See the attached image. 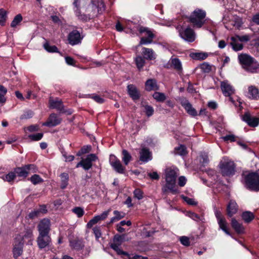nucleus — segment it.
Listing matches in <instances>:
<instances>
[{
	"mask_svg": "<svg viewBox=\"0 0 259 259\" xmlns=\"http://www.w3.org/2000/svg\"><path fill=\"white\" fill-rule=\"evenodd\" d=\"M166 184L162 188V192L166 194L168 190L173 194H176L178 191L175 188L176 178L179 175L177 168H167L165 171Z\"/></svg>",
	"mask_w": 259,
	"mask_h": 259,
	"instance_id": "nucleus-1",
	"label": "nucleus"
},
{
	"mask_svg": "<svg viewBox=\"0 0 259 259\" xmlns=\"http://www.w3.org/2000/svg\"><path fill=\"white\" fill-rule=\"evenodd\" d=\"M90 4L89 6L93 10H95L97 8L96 5L93 3V0H74L73 3L74 6V11L76 16L78 19L83 20L87 21L90 19V17L86 15L81 14L80 9L81 7L85 6L88 3Z\"/></svg>",
	"mask_w": 259,
	"mask_h": 259,
	"instance_id": "nucleus-2",
	"label": "nucleus"
},
{
	"mask_svg": "<svg viewBox=\"0 0 259 259\" xmlns=\"http://www.w3.org/2000/svg\"><path fill=\"white\" fill-rule=\"evenodd\" d=\"M206 13L201 9H196L190 17V22L192 23L194 27L200 28L205 22L204 18Z\"/></svg>",
	"mask_w": 259,
	"mask_h": 259,
	"instance_id": "nucleus-3",
	"label": "nucleus"
},
{
	"mask_svg": "<svg viewBox=\"0 0 259 259\" xmlns=\"http://www.w3.org/2000/svg\"><path fill=\"white\" fill-rule=\"evenodd\" d=\"M244 176L245 186L251 190H259V175L255 172H251Z\"/></svg>",
	"mask_w": 259,
	"mask_h": 259,
	"instance_id": "nucleus-4",
	"label": "nucleus"
},
{
	"mask_svg": "<svg viewBox=\"0 0 259 259\" xmlns=\"http://www.w3.org/2000/svg\"><path fill=\"white\" fill-rule=\"evenodd\" d=\"M220 165L223 176H231L235 174V165L233 161L227 158H224Z\"/></svg>",
	"mask_w": 259,
	"mask_h": 259,
	"instance_id": "nucleus-5",
	"label": "nucleus"
},
{
	"mask_svg": "<svg viewBox=\"0 0 259 259\" xmlns=\"http://www.w3.org/2000/svg\"><path fill=\"white\" fill-rule=\"evenodd\" d=\"M221 89L223 95L225 96L229 97V101L235 106H237V103H236L231 97L232 95L234 94L235 89L228 80H224L221 82Z\"/></svg>",
	"mask_w": 259,
	"mask_h": 259,
	"instance_id": "nucleus-6",
	"label": "nucleus"
},
{
	"mask_svg": "<svg viewBox=\"0 0 259 259\" xmlns=\"http://www.w3.org/2000/svg\"><path fill=\"white\" fill-rule=\"evenodd\" d=\"M180 37L188 42H193L195 38V33L193 30L190 28H184L180 25L177 27Z\"/></svg>",
	"mask_w": 259,
	"mask_h": 259,
	"instance_id": "nucleus-7",
	"label": "nucleus"
},
{
	"mask_svg": "<svg viewBox=\"0 0 259 259\" xmlns=\"http://www.w3.org/2000/svg\"><path fill=\"white\" fill-rule=\"evenodd\" d=\"M139 31L140 33H144L145 36L142 37L140 41V45L150 44L155 37L154 34L148 28L140 27Z\"/></svg>",
	"mask_w": 259,
	"mask_h": 259,
	"instance_id": "nucleus-8",
	"label": "nucleus"
},
{
	"mask_svg": "<svg viewBox=\"0 0 259 259\" xmlns=\"http://www.w3.org/2000/svg\"><path fill=\"white\" fill-rule=\"evenodd\" d=\"M97 159L98 157L95 154H90L85 158L82 159L79 162L76 164V167L81 166L84 170H88L92 167V162Z\"/></svg>",
	"mask_w": 259,
	"mask_h": 259,
	"instance_id": "nucleus-9",
	"label": "nucleus"
},
{
	"mask_svg": "<svg viewBox=\"0 0 259 259\" xmlns=\"http://www.w3.org/2000/svg\"><path fill=\"white\" fill-rule=\"evenodd\" d=\"M23 237L21 236H16L15 238L14 248H13V255L15 258L20 256L23 252V242L20 241L23 240Z\"/></svg>",
	"mask_w": 259,
	"mask_h": 259,
	"instance_id": "nucleus-10",
	"label": "nucleus"
},
{
	"mask_svg": "<svg viewBox=\"0 0 259 259\" xmlns=\"http://www.w3.org/2000/svg\"><path fill=\"white\" fill-rule=\"evenodd\" d=\"M215 216L217 219L220 228L226 234L230 235L227 229V223L226 220L222 217L221 211L215 209L214 211Z\"/></svg>",
	"mask_w": 259,
	"mask_h": 259,
	"instance_id": "nucleus-11",
	"label": "nucleus"
},
{
	"mask_svg": "<svg viewBox=\"0 0 259 259\" xmlns=\"http://www.w3.org/2000/svg\"><path fill=\"white\" fill-rule=\"evenodd\" d=\"M51 242V239L49 234H39L37 238V243L38 247L42 249L49 246Z\"/></svg>",
	"mask_w": 259,
	"mask_h": 259,
	"instance_id": "nucleus-12",
	"label": "nucleus"
},
{
	"mask_svg": "<svg viewBox=\"0 0 259 259\" xmlns=\"http://www.w3.org/2000/svg\"><path fill=\"white\" fill-rule=\"evenodd\" d=\"M110 209H108L106 211L103 212L99 215H95L92 219H91L87 224V226L88 228H91L93 225L98 223L101 221L105 220L108 216Z\"/></svg>",
	"mask_w": 259,
	"mask_h": 259,
	"instance_id": "nucleus-13",
	"label": "nucleus"
},
{
	"mask_svg": "<svg viewBox=\"0 0 259 259\" xmlns=\"http://www.w3.org/2000/svg\"><path fill=\"white\" fill-rule=\"evenodd\" d=\"M51 223L49 219H44L41 220L38 225V231L39 234H49Z\"/></svg>",
	"mask_w": 259,
	"mask_h": 259,
	"instance_id": "nucleus-14",
	"label": "nucleus"
},
{
	"mask_svg": "<svg viewBox=\"0 0 259 259\" xmlns=\"http://www.w3.org/2000/svg\"><path fill=\"white\" fill-rule=\"evenodd\" d=\"M81 39L82 38L80 36L79 32L76 30L71 31L68 36L69 43L72 46L80 43Z\"/></svg>",
	"mask_w": 259,
	"mask_h": 259,
	"instance_id": "nucleus-15",
	"label": "nucleus"
},
{
	"mask_svg": "<svg viewBox=\"0 0 259 259\" xmlns=\"http://www.w3.org/2000/svg\"><path fill=\"white\" fill-rule=\"evenodd\" d=\"M170 67L174 69L180 75L183 73V69L181 61L178 58L171 57L169 60Z\"/></svg>",
	"mask_w": 259,
	"mask_h": 259,
	"instance_id": "nucleus-16",
	"label": "nucleus"
},
{
	"mask_svg": "<svg viewBox=\"0 0 259 259\" xmlns=\"http://www.w3.org/2000/svg\"><path fill=\"white\" fill-rule=\"evenodd\" d=\"M61 118L55 113L51 114L47 121L42 123V125L49 127H53L59 124L61 122Z\"/></svg>",
	"mask_w": 259,
	"mask_h": 259,
	"instance_id": "nucleus-17",
	"label": "nucleus"
},
{
	"mask_svg": "<svg viewBox=\"0 0 259 259\" xmlns=\"http://www.w3.org/2000/svg\"><path fill=\"white\" fill-rule=\"evenodd\" d=\"M245 96L251 100L259 99V91L255 86L250 85L248 87L247 91L245 93Z\"/></svg>",
	"mask_w": 259,
	"mask_h": 259,
	"instance_id": "nucleus-18",
	"label": "nucleus"
},
{
	"mask_svg": "<svg viewBox=\"0 0 259 259\" xmlns=\"http://www.w3.org/2000/svg\"><path fill=\"white\" fill-rule=\"evenodd\" d=\"M242 120L246 122L249 126L255 127L259 123V118L251 116L249 112H246L242 116Z\"/></svg>",
	"mask_w": 259,
	"mask_h": 259,
	"instance_id": "nucleus-19",
	"label": "nucleus"
},
{
	"mask_svg": "<svg viewBox=\"0 0 259 259\" xmlns=\"http://www.w3.org/2000/svg\"><path fill=\"white\" fill-rule=\"evenodd\" d=\"M181 105L187 113L191 116L195 117L198 115L197 111L193 107L192 105L188 100H183L181 102Z\"/></svg>",
	"mask_w": 259,
	"mask_h": 259,
	"instance_id": "nucleus-20",
	"label": "nucleus"
},
{
	"mask_svg": "<svg viewBox=\"0 0 259 259\" xmlns=\"http://www.w3.org/2000/svg\"><path fill=\"white\" fill-rule=\"evenodd\" d=\"M238 59L244 69L246 68L254 60L250 56L243 54L238 56Z\"/></svg>",
	"mask_w": 259,
	"mask_h": 259,
	"instance_id": "nucleus-21",
	"label": "nucleus"
},
{
	"mask_svg": "<svg viewBox=\"0 0 259 259\" xmlns=\"http://www.w3.org/2000/svg\"><path fill=\"white\" fill-rule=\"evenodd\" d=\"M152 154L149 149L142 148L140 152V160L143 162H147L152 159Z\"/></svg>",
	"mask_w": 259,
	"mask_h": 259,
	"instance_id": "nucleus-22",
	"label": "nucleus"
},
{
	"mask_svg": "<svg viewBox=\"0 0 259 259\" xmlns=\"http://www.w3.org/2000/svg\"><path fill=\"white\" fill-rule=\"evenodd\" d=\"M238 210V205L234 200H230L227 205V211L228 215L231 217L235 214Z\"/></svg>",
	"mask_w": 259,
	"mask_h": 259,
	"instance_id": "nucleus-23",
	"label": "nucleus"
},
{
	"mask_svg": "<svg viewBox=\"0 0 259 259\" xmlns=\"http://www.w3.org/2000/svg\"><path fill=\"white\" fill-rule=\"evenodd\" d=\"M49 103L50 105V107L53 109H56L57 110L63 112L64 111V106L63 105V103L61 100H52L50 99L49 101Z\"/></svg>",
	"mask_w": 259,
	"mask_h": 259,
	"instance_id": "nucleus-24",
	"label": "nucleus"
},
{
	"mask_svg": "<svg viewBox=\"0 0 259 259\" xmlns=\"http://www.w3.org/2000/svg\"><path fill=\"white\" fill-rule=\"evenodd\" d=\"M231 40L230 45L232 46L233 50L238 51L242 50L243 46L237 37L236 36L232 37Z\"/></svg>",
	"mask_w": 259,
	"mask_h": 259,
	"instance_id": "nucleus-25",
	"label": "nucleus"
},
{
	"mask_svg": "<svg viewBox=\"0 0 259 259\" xmlns=\"http://www.w3.org/2000/svg\"><path fill=\"white\" fill-rule=\"evenodd\" d=\"M128 93L133 100H137L139 98V93L136 87L133 84H130L127 86Z\"/></svg>",
	"mask_w": 259,
	"mask_h": 259,
	"instance_id": "nucleus-26",
	"label": "nucleus"
},
{
	"mask_svg": "<svg viewBox=\"0 0 259 259\" xmlns=\"http://www.w3.org/2000/svg\"><path fill=\"white\" fill-rule=\"evenodd\" d=\"M17 236H21L23 237V240H21L24 243L25 240H28V244H32V239L33 237L32 231L31 230H26L24 233L18 234Z\"/></svg>",
	"mask_w": 259,
	"mask_h": 259,
	"instance_id": "nucleus-27",
	"label": "nucleus"
},
{
	"mask_svg": "<svg viewBox=\"0 0 259 259\" xmlns=\"http://www.w3.org/2000/svg\"><path fill=\"white\" fill-rule=\"evenodd\" d=\"M142 54L145 56V58L148 60H152L155 59L156 58L155 54L153 50L151 49L143 48Z\"/></svg>",
	"mask_w": 259,
	"mask_h": 259,
	"instance_id": "nucleus-28",
	"label": "nucleus"
},
{
	"mask_svg": "<svg viewBox=\"0 0 259 259\" xmlns=\"http://www.w3.org/2000/svg\"><path fill=\"white\" fill-rule=\"evenodd\" d=\"M244 69L251 73H259V64L256 61L254 60Z\"/></svg>",
	"mask_w": 259,
	"mask_h": 259,
	"instance_id": "nucleus-29",
	"label": "nucleus"
},
{
	"mask_svg": "<svg viewBox=\"0 0 259 259\" xmlns=\"http://www.w3.org/2000/svg\"><path fill=\"white\" fill-rule=\"evenodd\" d=\"M145 89L148 91L157 90L158 89L156 81L155 79H149L145 83Z\"/></svg>",
	"mask_w": 259,
	"mask_h": 259,
	"instance_id": "nucleus-30",
	"label": "nucleus"
},
{
	"mask_svg": "<svg viewBox=\"0 0 259 259\" xmlns=\"http://www.w3.org/2000/svg\"><path fill=\"white\" fill-rule=\"evenodd\" d=\"M16 175L19 177L26 178L28 175V171L26 169V166L16 167L14 169Z\"/></svg>",
	"mask_w": 259,
	"mask_h": 259,
	"instance_id": "nucleus-31",
	"label": "nucleus"
},
{
	"mask_svg": "<svg viewBox=\"0 0 259 259\" xmlns=\"http://www.w3.org/2000/svg\"><path fill=\"white\" fill-rule=\"evenodd\" d=\"M70 246L77 250H81L84 247L83 241L80 240H74L70 242Z\"/></svg>",
	"mask_w": 259,
	"mask_h": 259,
	"instance_id": "nucleus-32",
	"label": "nucleus"
},
{
	"mask_svg": "<svg viewBox=\"0 0 259 259\" xmlns=\"http://www.w3.org/2000/svg\"><path fill=\"white\" fill-rule=\"evenodd\" d=\"M114 217H112L109 223V224H112L114 222L118 221L121 219L123 218L125 216V213L123 212L119 211L118 210H114L113 211Z\"/></svg>",
	"mask_w": 259,
	"mask_h": 259,
	"instance_id": "nucleus-33",
	"label": "nucleus"
},
{
	"mask_svg": "<svg viewBox=\"0 0 259 259\" xmlns=\"http://www.w3.org/2000/svg\"><path fill=\"white\" fill-rule=\"evenodd\" d=\"M232 226L234 230L238 233H242L244 232V228L243 226L239 223L235 219H232Z\"/></svg>",
	"mask_w": 259,
	"mask_h": 259,
	"instance_id": "nucleus-34",
	"label": "nucleus"
},
{
	"mask_svg": "<svg viewBox=\"0 0 259 259\" xmlns=\"http://www.w3.org/2000/svg\"><path fill=\"white\" fill-rule=\"evenodd\" d=\"M190 56L194 60H202L206 59L208 55L205 53H191L190 54Z\"/></svg>",
	"mask_w": 259,
	"mask_h": 259,
	"instance_id": "nucleus-35",
	"label": "nucleus"
},
{
	"mask_svg": "<svg viewBox=\"0 0 259 259\" xmlns=\"http://www.w3.org/2000/svg\"><path fill=\"white\" fill-rule=\"evenodd\" d=\"M135 62L136 64L137 68L139 71H141L145 65V59L142 56H138L135 58Z\"/></svg>",
	"mask_w": 259,
	"mask_h": 259,
	"instance_id": "nucleus-36",
	"label": "nucleus"
},
{
	"mask_svg": "<svg viewBox=\"0 0 259 259\" xmlns=\"http://www.w3.org/2000/svg\"><path fill=\"white\" fill-rule=\"evenodd\" d=\"M61 179V188L64 189L66 188L68 185V181L69 179V176L68 174L64 172L60 175Z\"/></svg>",
	"mask_w": 259,
	"mask_h": 259,
	"instance_id": "nucleus-37",
	"label": "nucleus"
},
{
	"mask_svg": "<svg viewBox=\"0 0 259 259\" xmlns=\"http://www.w3.org/2000/svg\"><path fill=\"white\" fill-rule=\"evenodd\" d=\"M253 214L250 211H245L243 212L242 218L243 220L246 223L250 222L254 219Z\"/></svg>",
	"mask_w": 259,
	"mask_h": 259,
	"instance_id": "nucleus-38",
	"label": "nucleus"
},
{
	"mask_svg": "<svg viewBox=\"0 0 259 259\" xmlns=\"http://www.w3.org/2000/svg\"><path fill=\"white\" fill-rule=\"evenodd\" d=\"M122 154V160L125 165H127L132 159V156L126 150H123Z\"/></svg>",
	"mask_w": 259,
	"mask_h": 259,
	"instance_id": "nucleus-39",
	"label": "nucleus"
},
{
	"mask_svg": "<svg viewBox=\"0 0 259 259\" xmlns=\"http://www.w3.org/2000/svg\"><path fill=\"white\" fill-rule=\"evenodd\" d=\"M44 48L49 53L59 52L58 48L55 46H51L48 42H46L44 45Z\"/></svg>",
	"mask_w": 259,
	"mask_h": 259,
	"instance_id": "nucleus-40",
	"label": "nucleus"
},
{
	"mask_svg": "<svg viewBox=\"0 0 259 259\" xmlns=\"http://www.w3.org/2000/svg\"><path fill=\"white\" fill-rule=\"evenodd\" d=\"M23 18L20 14H17L13 19L11 23V27L15 28L22 21Z\"/></svg>",
	"mask_w": 259,
	"mask_h": 259,
	"instance_id": "nucleus-41",
	"label": "nucleus"
},
{
	"mask_svg": "<svg viewBox=\"0 0 259 259\" xmlns=\"http://www.w3.org/2000/svg\"><path fill=\"white\" fill-rule=\"evenodd\" d=\"M113 169L117 172L120 174H123L124 172L125 168L122 165L120 161H117L112 166Z\"/></svg>",
	"mask_w": 259,
	"mask_h": 259,
	"instance_id": "nucleus-42",
	"label": "nucleus"
},
{
	"mask_svg": "<svg viewBox=\"0 0 259 259\" xmlns=\"http://www.w3.org/2000/svg\"><path fill=\"white\" fill-rule=\"evenodd\" d=\"M175 151L176 154L180 155L181 156H185L187 153L186 151V148L184 145H180L179 147H176L175 148Z\"/></svg>",
	"mask_w": 259,
	"mask_h": 259,
	"instance_id": "nucleus-43",
	"label": "nucleus"
},
{
	"mask_svg": "<svg viewBox=\"0 0 259 259\" xmlns=\"http://www.w3.org/2000/svg\"><path fill=\"white\" fill-rule=\"evenodd\" d=\"M7 93V89L4 86L0 85V103H4L6 101L5 95Z\"/></svg>",
	"mask_w": 259,
	"mask_h": 259,
	"instance_id": "nucleus-44",
	"label": "nucleus"
},
{
	"mask_svg": "<svg viewBox=\"0 0 259 259\" xmlns=\"http://www.w3.org/2000/svg\"><path fill=\"white\" fill-rule=\"evenodd\" d=\"M16 173L15 172V170L14 171H11L9 172L5 176H4L2 177V179L5 181L8 182H11L13 181L15 178H16Z\"/></svg>",
	"mask_w": 259,
	"mask_h": 259,
	"instance_id": "nucleus-45",
	"label": "nucleus"
},
{
	"mask_svg": "<svg viewBox=\"0 0 259 259\" xmlns=\"http://www.w3.org/2000/svg\"><path fill=\"white\" fill-rule=\"evenodd\" d=\"M120 244L113 242L110 245L111 247L116 251L118 254L127 255V253L121 250L119 247Z\"/></svg>",
	"mask_w": 259,
	"mask_h": 259,
	"instance_id": "nucleus-46",
	"label": "nucleus"
},
{
	"mask_svg": "<svg viewBox=\"0 0 259 259\" xmlns=\"http://www.w3.org/2000/svg\"><path fill=\"white\" fill-rule=\"evenodd\" d=\"M153 97L158 102H163L166 99L164 94L160 92H155Z\"/></svg>",
	"mask_w": 259,
	"mask_h": 259,
	"instance_id": "nucleus-47",
	"label": "nucleus"
},
{
	"mask_svg": "<svg viewBox=\"0 0 259 259\" xmlns=\"http://www.w3.org/2000/svg\"><path fill=\"white\" fill-rule=\"evenodd\" d=\"M30 180L34 185H36L43 182V179L39 175L36 174L31 176Z\"/></svg>",
	"mask_w": 259,
	"mask_h": 259,
	"instance_id": "nucleus-48",
	"label": "nucleus"
},
{
	"mask_svg": "<svg viewBox=\"0 0 259 259\" xmlns=\"http://www.w3.org/2000/svg\"><path fill=\"white\" fill-rule=\"evenodd\" d=\"M72 211L74 213L78 218H81L84 213L83 209L81 207H75L72 209Z\"/></svg>",
	"mask_w": 259,
	"mask_h": 259,
	"instance_id": "nucleus-49",
	"label": "nucleus"
},
{
	"mask_svg": "<svg viewBox=\"0 0 259 259\" xmlns=\"http://www.w3.org/2000/svg\"><path fill=\"white\" fill-rule=\"evenodd\" d=\"M7 18V11L3 9H0V24L4 25Z\"/></svg>",
	"mask_w": 259,
	"mask_h": 259,
	"instance_id": "nucleus-50",
	"label": "nucleus"
},
{
	"mask_svg": "<svg viewBox=\"0 0 259 259\" xmlns=\"http://www.w3.org/2000/svg\"><path fill=\"white\" fill-rule=\"evenodd\" d=\"M43 135V133H37L29 135L28 138L31 141H37L40 140L42 139Z\"/></svg>",
	"mask_w": 259,
	"mask_h": 259,
	"instance_id": "nucleus-51",
	"label": "nucleus"
},
{
	"mask_svg": "<svg viewBox=\"0 0 259 259\" xmlns=\"http://www.w3.org/2000/svg\"><path fill=\"white\" fill-rule=\"evenodd\" d=\"M94 234L95 236L96 239L98 240L102 236L101 229L100 227L96 226L93 229Z\"/></svg>",
	"mask_w": 259,
	"mask_h": 259,
	"instance_id": "nucleus-52",
	"label": "nucleus"
},
{
	"mask_svg": "<svg viewBox=\"0 0 259 259\" xmlns=\"http://www.w3.org/2000/svg\"><path fill=\"white\" fill-rule=\"evenodd\" d=\"M179 240L182 244L184 246H188L190 244L189 238L187 236H182L180 237Z\"/></svg>",
	"mask_w": 259,
	"mask_h": 259,
	"instance_id": "nucleus-53",
	"label": "nucleus"
},
{
	"mask_svg": "<svg viewBox=\"0 0 259 259\" xmlns=\"http://www.w3.org/2000/svg\"><path fill=\"white\" fill-rule=\"evenodd\" d=\"M145 112L147 116L150 117L153 114V108L149 105L145 106Z\"/></svg>",
	"mask_w": 259,
	"mask_h": 259,
	"instance_id": "nucleus-54",
	"label": "nucleus"
},
{
	"mask_svg": "<svg viewBox=\"0 0 259 259\" xmlns=\"http://www.w3.org/2000/svg\"><path fill=\"white\" fill-rule=\"evenodd\" d=\"M25 166L27 171H28V174L30 172H36L37 171V167L34 164H27Z\"/></svg>",
	"mask_w": 259,
	"mask_h": 259,
	"instance_id": "nucleus-55",
	"label": "nucleus"
},
{
	"mask_svg": "<svg viewBox=\"0 0 259 259\" xmlns=\"http://www.w3.org/2000/svg\"><path fill=\"white\" fill-rule=\"evenodd\" d=\"M200 161L203 165H205V164L208 163V162L209 161V159H208V157L207 154H206L205 153L202 154L200 155Z\"/></svg>",
	"mask_w": 259,
	"mask_h": 259,
	"instance_id": "nucleus-56",
	"label": "nucleus"
},
{
	"mask_svg": "<svg viewBox=\"0 0 259 259\" xmlns=\"http://www.w3.org/2000/svg\"><path fill=\"white\" fill-rule=\"evenodd\" d=\"M134 195L135 197L137 198L139 200H140L143 198V192L139 189H137L135 190L134 192Z\"/></svg>",
	"mask_w": 259,
	"mask_h": 259,
	"instance_id": "nucleus-57",
	"label": "nucleus"
},
{
	"mask_svg": "<svg viewBox=\"0 0 259 259\" xmlns=\"http://www.w3.org/2000/svg\"><path fill=\"white\" fill-rule=\"evenodd\" d=\"M40 215L39 211L37 209H34L28 214V217L29 219H33L37 218Z\"/></svg>",
	"mask_w": 259,
	"mask_h": 259,
	"instance_id": "nucleus-58",
	"label": "nucleus"
},
{
	"mask_svg": "<svg viewBox=\"0 0 259 259\" xmlns=\"http://www.w3.org/2000/svg\"><path fill=\"white\" fill-rule=\"evenodd\" d=\"M237 38L240 40L241 42H247L250 39V37L248 35H236L235 36Z\"/></svg>",
	"mask_w": 259,
	"mask_h": 259,
	"instance_id": "nucleus-59",
	"label": "nucleus"
},
{
	"mask_svg": "<svg viewBox=\"0 0 259 259\" xmlns=\"http://www.w3.org/2000/svg\"><path fill=\"white\" fill-rule=\"evenodd\" d=\"M187 182V179L184 176H181L178 179V185L179 186L184 187Z\"/></svg>",
	"mask_w": 259,
	"mask_h": 259,
	"instance_id": "nucleus-60",
	"label": "nucleus"
},
{
	"mask_svg": "<svg viewBox=\"0 0 259 259\" xmlns=\"http://www.w3.org/2000/svg\"><path fill=\"white\" fill-rule=\"evenodd\" d=\"M119 160L114 155H110L109 157V162L111 166L117 162Z\"/></svg>",
	"mask_w": 259,
	"mask_h": 259,
	"instance_id": "nucleus-61",
	"label": "nucleus"
},
{
	"mask_svg": "<svg viewBox=\"0 0 259 259\" xmlns=\"http://www.w3.org/2000/svg\"><path fill=\"white\" fill-rule=\"evenodd\" d=\"M184 200L189 204L190 205H196L197 203L195 202L194 199L189 198L188 197L183 196Z\"/></svg>",
	"mask_w": 259,
	"mask_h": 259,
	"instance_id": "nucleus-62",
	"label": "nucleus"
},
{
	"mask_svg": "<svg viewBox=\"0 0 259 259\" xmlns=\"http://www.w3.org/2000/svg\"><path fill=\"white\" fill-rule=\"evenodd\" d=\"M200 67L205 72H209L211 69V66L207 63H203L201 65Z\"/></svg>",
	"mask_w": 259,
	"mask_h": 259,
	"instance_id": "nucleus-63",
	"label": "nucleus"
},
{
	"mask_svg": "<svg viewBox=\"0 0 259 259\" xmlns=\"http://www.w3.org/2000/svg\"><path fill=\"white\" fill-rule=\"evenodd\" d=\"M27 130L30 132H36L38 131L39 127L38 125L35 124V125H31L29 126H28L27 128Z\"/></svg>",
	"mask_w": 259,
	"mask_h": 259,
	"instance_id": "nucleus-64",
	"label": "nucleus"
}]
</instances>
